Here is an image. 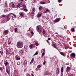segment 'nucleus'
Here are the masks:
<instances>
[{"label": "nucleus", "instance_id": "1", "mask_svg": "<svg viewBox=\"0 0 76 76\" xmlns=\"http://www.w3.org/2000/svg\"><path fill=\"white\" fill-rule=\"evenodd\" d=\"M17 47L18 48H22L23 47V44L20 42H18L16 45Z\"/></svg>", "mask_w": 76, "mask_h": 76}, {"label": "nucleus", "instance_id": "2", "mask_svg": "<svg viewBox=\"0 0 76 76\" xmlns=\"http://www.w3.org/2000/svg\"><path fill=\"white\" fill-rule=\"evenodd\" d=\"M70 56L71 58H75L76 57V54L74 53H72L70 55Z\"/></svg>", "mask_w": 76, "mask_h": 76}, {"label": "nucleus", "instance_id": "3", "mask_svg": "<svg viewBox=\"0 0 76 76\" xmlns=\"http://www.w3.org/2000/svg\"><path fill=\"white\" fill-rule=\"evenodd\" d=\"M56 75H59L60 74V69L57 68V70H56Z\"/></svg>", "mask_w": 76, "mask_h": 76}, {"label": "nucleus", "instance_id": "4", "mask_svg": "<svg viewBox=\"0 0 76 76\" xmlns=\"http://www.w3.org/2000/svg\"><path fill=\"white\" fill-rule=\"evenodd\" d=\"M20 58L18 56V55H16L15 56V59L16 60H20Z\"/></svg>", "mask_w": 76, "mask_h": 76}, {"label": "nucleus", "instance_id": "5", "mask_svg": "<svg viewBox=\"0 0 76 76\" xmlns=\"http://www.w3.org/2000/svg\"><path fill=\"white\" fill-rule=\"evenodd\" d=\"M70 67H69V66H68L66 68V72L67 73L69 72H70Z\"/></svg>", "mask_w": 76, "mask_h": 76}, {"label": "nucleus", "instance_id": "6", "mask_svg": "<svg viewBox=\"0 0 76 76\" xmlns=\"http://www.w3.org/2000/svg\"><path fill=\"white\" fill-rule=\"evenodd\" d=\"M60 19H61V18H58L57 19H56L54 20V22H55V23L58 22H59L60 20Z\"/></svg>", "mask_w": 76, "mask_h": 76}, {"label": "nucleus", "instance_id": "7", "mask_svg": "<svg viewBox=\"0 0 76 76\" xmlns=\"http://www.w3.org/2000/svg\"><path fill=\"white\" fill-rule=\"evenodd\" d=\"M36 28L37 30V31L38 32H39V26H37L36 27Z\"/></svg>", "mask_w": 76, "mask_h": 76}, {"label": "nucleus", "instance_id": "8", "mask_svg": "<svg viewBox=\"0 0 76 76\" xmlns=\"http://www.w3.org/2000/svg\"><path fill=\"white\" fill-rule=\"evenodd\" d=\"M19 14L20 15V16H23L24 15V13L22 12H20Z\"/></svg>", "mask_w": 76, "mask_h": 76}, {"label": "nucleus", "instance_id": "9", "mask_svg": "<svg viewBox=\"0 0 76 76\" xmlns=\"http://www.w3.org/2000/svg\"><path fill=\"white\" fill-rule=\"evenodd\" d=\"M4 32L6 35H7L8 33H9V31L8 30H6L4 31Z\"/></svg>", "mask_w": 76, "mask_h": 76}, {"label": "nucleus", "instance_id": "10", "mask_svg": "<svg viewBox=\"0 0 76 76\" xmlns=\"http://www.w3.org/2000/svg\"><path fill=\"white\" fill-rule=\"evenodd\" d=\"M60 54H61V55H62V56H64V57H65L66 56V55L64 54L63 52H60Z\"/></svg>", "mask_w": 76, "mask_h": 76}, {"label": "nucleus", "instance_id": "11", "mask_svg": "<svg viewBox=\"0 0 76 76\" xmlns=\"http://www.w3.org/2000/svg\"><path fill=\"white\" fill-rule=\"evenodd\" d=\"M7 1H6L4 5V7H7Z\"/></svg>", "mask_w": 76, "mask_h": 76}, {"label": "nucleus", "instance_id": "12", "mask_svg": "<svg viewBox=\"0 0 76 76\" xmlns=\"http://www.w3.org/2000/svg\"><path fill=\"white\" fill-rule=\"evenodd\" d=\"M40 4H45V2L42 1L40 3Z\"/></svg>", "mask_w": 76, "mask_h": 76}, {"label": "nucleus", "instance_id": "13", "mask_svg": "<svg viewBox=\"0 0 76 76\" xmlns=\"http://www.w3.org/2000/svg\"><path fill=\"white\" fill-rule=\"evenodd\" d=\"M29 47L30 48H31V49H32V48H33V45H29Z\"/></svg>", "mask_w": 76, "mask_h": 76}, {"label": "nucleus", "instance_id": "14", "mask_svg": "<svg viewBox=\"0 0 76 76\" xmlns=\"http://www.w3.org/2000/svg\"><path fill=\"white\" fill-rule=\"evenodd\" d=\"M64 70V68L63 67H62L61 69V72H63Z\"/></svg>", "mask_w": 76, "mask_h": 76}, {"label": "nucleus", "instance_id": "15", "mask_svg": "<svg viewBox=\"0 0 76 76\" xmlns=\"http://www.w3.org/2000/svg\"><path fill=\"white\" fill-rule=\"evenodd\" d=\"M52 46H53V47H54V48H56V44L55 43H52Z\"/></svg>", "mask_w": 76, "mask_h": 76}, {"label": "nucleus", "instance_id": "16", "mask_svg": "<svg viewBox=\"0 0 76 76\" xmlns=\"http://www.w3.org/2000/svg\"><path fill=\"white\" fill-rule=\"evenodd\" d=\"M4 64L6 66H7V65L9 64V63H8V62H6L5 63H4Z\"/></svg>", "mask_w": 76, "mask_h": 76}, {"label": "nucleus", "instance_id": "17", "mask_svg": "<svg viewBox=\"0 0 76 76\" xmlns=\"http://www.w3.org/2000/svg\"><path fill=\"white\" fill-rule=\"evenodd\" d=\"M20 53L21 54H24V52L22 50H20Z\"/></svg>", "mask_w": 76, "mask_h": 76}, {"label": "nucleus", "instance_id": "18", "mask_svg": "<svg viewBox=\"0 0 76 76\" xmlns=\"http://www.w3.org/2000/svg\"><path fill=\"white\" fill-rule=\"evenodd\" d=\"M6 72H7V73L9 75V71L7 69H6Z\"/></svg>", "mask_w": 76, "mask_h": 76}, {"label": "nucleus", "instance_id": "19", "mask_svg": "<svg viewBox=\"0 0 76 76\" xmlns=\"http://www.w3.org/2000/svg\"><path fill=\"white\" fill-rule=\"evenodd\" d=\"M42 9V7L41 6H40L39 8V10H40V11L41 10V9Z\"/></svg>", "mask_w": 76, "mask_h": 76}, {"label": "nucleus", "instance_id": "20", "mask_svg": "<svg viewBox=\"0 0 76 76\" xmlns=\"http://www.w3.org/2000/svg\"><path fill=\"white\" fill-rule=\"evenodd\" d=\"M34 58H32L30 62V64L32 63H33V61H34Z\"/></svg>", "mask_w": 76, "mask_h": 76}, {"label": "nucleus", "instance_id": "21", "mask_svg": "<svg viewBox=\"0 0 76 76\" xmlns=\"http://www.w3.org/2000/svg\"><path fill=\"white\" fill-rule=\"evenodd\" d=\"M15 4H14V3H13L12 4V8H14V7H15Z\"/></svg>", "mask_w": 76, "mask_h": 76}, {"label": "nucleus", "instance_id": "22", "mask_svg": "<svg viewBox=\"0 0 76 76\" xmlns=\"http://www.w3.org/2000/svg\"><path fill=\"white\" fill-rule=\"evenodd\" d=\"M71 31H72V32H75V29L73 28H71Z\"/></svg>", "mask_w": 76, "mask_h": 76}, {"label": "nucleus", "instance_id": "23", "mask_svg": "<svg viewBox=\"0 0 76 76\" xmlns=\"http://www.w3.org/2000/svg\"><path fill=\"white\" fill-rule=\"evenodd\" d=\"M41 16V14H39V13L38 14L37 17H40Z\"/></svg>", "mask_w": 76, "mask_h": 76}, {"label": "nucleus", "instance_id": "24", "mask_svg": "<svg viewBox=\"0 0 76 76\" xmlns=\"http://www.w3.org/2000/svg\"><path fill=\"white\" fill-rule=\"evenodd\" d=\"M23 7H24V8H25L26 9V6L24 4L23 5Z\"/></svg>", "mask_w": 76, "mask_h": 76}, {"label": "nucleus", "instance_id": "25", "mask_svg": "<svg viewBox=\"0 0 76 76\" xmlns=\"http://www.w3.org/2000/svg\"><path fill=\"white\" fill-rule=\"evenodd\" d=\"M24 11H25V12H28V9H25L24 8Z\"/></svg>", "mask_w": 76, "mask_h": 76}, {"label": "nucleus", "instance_id": "26", "mask_svg": "<svg viewBox=\"0 0 76 76\" xmlns=\"http://www.w3.org/2000/svg\"><path fill=\"white\" fill-rule=\"evenodd\" d=\"M38 54V53L37 51L36 53L34 54V56H35V55H37Z\"/></svg>", "mask_w": 76, "mask_h": 76}, {"label": "nucleus", "instance_id": "27", "mask_svg": "<svg viewBox=\"0 0 76 76\" xmlns=\"http://www.w3.org/2000/svg\"><path fill=\"white\" fill-rule=\"evenodd\" d=\"M17 31H18V28H15V32H17Z\"/></svg>", "mask_w": 76, "mask_h": 76}, {"label": "nucleus", "instance_id": "28", "mask_svg": "<svg viewBox=\"0 0 76 76\" xmlns=\"http://www.w3.org/2000/svg\"><path fill=\"white\" fill-rule=\"evenodd\" d=\"M46 11L47 12H50V10H48V9H47L46 10Z\"/></svg>", "mask_w": 76, "mask_h": 76}, {"label": "nucleus", "instance_id": "29", "mask_svg": "<svg viewBox=\"0 0 76 76\" xmlns=\"http://www.w3.org/2000/svg\"><path fill=\"white\" fill-rule=\"evenodd\" d=\"M35 44L36 46H38V45H39V44H38V43L37 42H36L35 43Z\"/></svg>", "mask_w": 76, "mask_h": 76}, {"label": "nucleus", "instance_id": "30", "mask_svg": "<svg viewBox=\"0 0 76 76\" xmlns=\"http://www.w3.org/2000/svg\"><path fill=\"white\" fill-rule=\"evenodd\" d=\"M41 67V65H39L37 66L38 68H40Z\"/></svg>", "mask_w": 76, "mask_h": 76}, {"label": "nucleus", "instance_id": "31", "mask_svg": "<svg viewBox=\"0 0 76 76\" xmlns=\"http://www.w3.org/2000/svg\"><path fill=\"white\" fill-rule=\"evenodd\" d=\"M42 34H45V31L44 30L42 32Z\"/></svg>", "mask_w": 76, "mask_h": 76}, {"label": "nucleus", "instance_id": "32", "mask_svg": "<svg viewBox=\"0 0 76 76\" xmlns=\"http://www.w3.org/2000/svg\"><path fill=\"white\" fill-rule=\"evenodd\" d=\"M47 72H45V73L44 74V75L45 76H46V75H48V73H47Z\"/></svg>", "mask_w": 76, "mask_h": 76}, {"label": "nucleus", "instance_id": "33", "mask_svg": "<svg viewBox=\"0 0 76 76\" xmlns=\"http://www.w3.org/2000/svg\"><path fill=\"white\" fill-rule=\"evenodd\" d=\"M0 53L1 54V55H2V54H3V51H0Z\"/></svg>", "mask_w": 76, "mask_h": 76}, {"label": "nucleus", "instance_id": "34", "mask_svg": "<svg viewBox=\"0 0 76 76\" xmlns=\"http://www.w3.org/2000/svg\"><path fill=\"white\" fill-rule=\"evenodd\" d=\"M20 4H18L17 5H16L17 7H20Z\"/></svg>", "mask_w": 76, "mask_h": 76}, {"label": "nucleus", "instance_id": "35", "mask_svg": "<svg viewBox=\"0 0 76 76\" xmlns=\"http://www.w3.org/2000/svg\"><path fill=\"white\" fill-rule=\"evenodd\" d=\"M6 54H9V52L7 50H6Z\"/></svg>", "mask_w": 76, "mask_h": 76}, {"label": "nucleus", "instance_id": "36", "mask_svg": "<svg viewBox=\"0 0 76 76\" xmlns=\"http://www.w3.org/2000/svg\"><path fill=\"white\" fill-rule=\"evenodd\" d=\"M1 16H2V18H4V17H5V16H6L4 15H2Z\"/></svg>", "mask_w": 76, "mask_h": 76}, {"label": "nucleus", "instance_id": "37", "mask_svg": "<svg viewBox=\"0 0 76 76\" xmlns=\"http://www.w3.org/2000/svg\"><path fill=\"white\" fill-rule=\"evenodd\" d=\"M27 63V61H24V64H26Z\"/></svg>", "mask_w": 76, "mask_h": 76}, {"label": "nucleus", "instance_id": "38", "mask_svg": "<svg viewBox=\"0 0 76 76\" xmlns=\"http://www.w3.org/2000/svg\"><path fill=\"white\" fill-rule=\"evenodd\" d=\"M20 62H17V64L18 65H20Z\"/></svg>", "mask_w": 76, "mask_h": 76}, {"label": "nucleus", "instance_id": "39", "mask_svg": "<svg viewBox=\"0 0 76 76\" xmlns=\"http://www.w3.org/2000/svg\"><path fill=\"white\" fill-rule=\"evenodd\" d=\"M58 3H61V0H58Z\"/></svg>", "mask_w": 76, "mask_h": 76}, {"label": "nucleus", "instance_id": "40", "mask_svg": "<svg viewBox=\"0 0 76 76\" xmlns=\"http://www.w3.org/2000/svg\"><path fill=\"white\" fill-rule=\"evenodd\" d=\"M4 75H5V76H7V73L5 72L4 73Z\"/></svg>", "mask_w": 76, "mask_h": 76}, {"label": "nucleus", "instance_id": "41", "mask_svg": "<svg viewBox=\"0 0 76 76\" xmlns=\"http://www.w3.org/2000/svg\"><path fill=\"white\" fill-rule=\"evenodd\" d=\"M34 11H35V8H33L32 11L33 12H34Z\"/></svg>", "mask_w": 76, "mask_h": 76}, {"label": "nucleus", "instance_id": "42", "mask_svg": "<svg viewBox=\"0 0 76 76\" xmlns=\"http://www.w3.org/2000/svg\"><path fill=\"white\" fill-rule=\"evenodd\" d=\"M45 63H46L45 61H44L43 62V65H45Z\"/></svg>", "mask_w": 76, "mask_h": 76}, {"label": "nucleus", "instance_id": "43", "mask_svg": "<svg viewBox=\"0 0 76 76\" xmlns=\"http://www.w3.org/2000/svg\"><path fill=\"white\" fill-rule=\"evenodd\" d=\"M31 33L32 34V35H34V32L33 31H31Z\"/></svg>", "mask_w": 76, "mask_h": 76}, {"label": "nucleus", "instance_id": "44", "mask_svg": "<svg viewBox=\"0 0 76 76\" xmlns=\"http://www.w3.org/2000/svg\"><path fill=\"white\" fill-rule=\"evenodd\" d=\"M45 54V53H44V52L42 54V56H44V55Z\"/></svg>", "mask_w": 76, "mask_h": 76}, {"label": "nucleus", "instance_id": "45", "mask_svg": "<svg viewBox=\"0 0 76 76\" xmlns=\"http://www.w3.org/2000/svg\"><path fill=\"white\" fill-rule=\"evenodd\" d=\"M13 15L14 17H16V15H15L14 14H13Z\"/></svg>", "mask_w": 76, "mask_h": 76}, {"label": "nucleus", "instance_id": "46", "mask_svg": "<svg viewBox=\"0 0 76 76\" xmlns=\"http://www.w3.org/2000/svg\"><path fill=\"white\" fill-rule=\"evenodd\" d=\"M0 70L1 71H2V68L1 67H0Z\"/></svg>", "mask_w": 76, "mask_h": 76}, {"label": "nucleus", "instance_id": "47", "mask_svg": "<svg viewBox=\"0 0 76 76\" xmlns=\"http://www.w3.org/2000/svg\"><path fill=\"white\" fill-rule=\"evenodd\" d=\"M8 20H9V19L8 18H7V20H6V22H7Z\"/></svg>", "mask_w": 76, "mask_h": 76}, {"label": "nucleus", "instance_id": "48", "mask_svg": "<svg viewBox=\"0 0 76 76\" xmlns=\"http://www.w3.org/2000/svg\"><path fill=\"white\" fill-rule=\"evenodd\" d=\"M16 71H17V70H15L14 71V73H15V72H16Z\"/></svg>", "mask_w": 76, "mask_h": 76}, {"label": "nucleus", "instance_id": "49", "mask_svg": "<svg viewBox=\"0 0 76 76\" xmlns=\"http://www.w3.org/2000/svg\"><path fill=\"white\" fill-rule=\"evenodd\" d=\"M51 39V38H48V40L50 41V40Z\"/></svg>", "mask_w": 76, "mask_h": 76}, {"label": "nucleus", "instance_id": "50", "mask_svg": "<svg viewBox=\"0 0 76 76\" xmlns=\"http://www.w3.org/2000/svg\"><path fill=\"white\" fill-rule=\"evenodd\" d=\"M68 52H69V53H72V51H71L70 50H69Z\"/></svg>", "mask_w": 76, "mask_h": 76}, {"label": "nucleus", "instance_id": "51", "mask_svg": "<svg viewBox=\"0 0 76 76\" xmlns=\"http://www.w3.org/2000/svg\"><path fill=\"white\" fill-rule=\"evenodd\" d=\"M69 76H73V74H71L69 75Z\"/></svg>", "mask_w": 76, "mask_h": 76}, {"label": "nucleus", "instance_id": "52", "mask_svg": "<svg viewBox=\"0 0 76 76\" xmlns=\"http://www.w3.org/2000/svg\"><path fill=\"white\" fill-rule=\"evenodd\" d=\"M46 41L48 42V43H49V41H48V40H46Z\"/></svg>", "mask_w": 76, "mask_h": 76}, {"label": "nucleus", "instance_id": "53", "mask_svg": "<svg viewBox=\"0 0 76 76\" xmlns=\"http://www.w3.org/2000/svg\"><path fill=\"white\" fill-rule=\"evenodd\" d=\"M47 13V11H45L44 12V13Z\"/></svg>", "mask_w": 76, "mask_h": 76}, {"label": "nucleus", "instance_id": "54", "mask_svg": "<svg viewBox=\"0 0 76 76\" xmlns=\"http://www.w3.org/2000/svg\"><path fill=\"white\" fill-rule=\"evenodd\" d=\"M31 14H33V15H34V12H32Z\"/></svg>", "mask_w": 76, "mask_h": 76}, {"label": "nucleus", "instance_id": "55", "mask_svg": "<svg viewBox=\"0 0 76 76\" xmlns=\"http://www.w3.org/2000/svg\"><path fill=\"white\" fill-rule=\"evenodd\" d=\"M65 48L66 50H67V48L65 47Z\"/></svg>", "mask_w": 76, "mask_h": 76}, {"label": "nucleus", "instance_id": "56", "mask_svg": "<svg viewBox=\"0 0 76 76\" xmlns=\"http://www.w3.org/2000/svg\"><path fill=\"white\" fill-rule=\"evenodd\" d=\"M12 19H13V16H12Z\"/></svg>", "mask_w": 76, "mask_h": 76}, {"label": "nucleus", "instance_id": "57", "mask_svg": "<svg viewBox=\"0 0 76 76\" xmlns=\"http://www.w3.org/2000/svg\"><path fill=\"white\" fill-rule=\"evenodd\" d=\"M43 51H45V49H43Z\"/></svg>", "mask_w": 76, "mask_h": 76}, {"label": "nucleus", "instance_id": "58", "mask_svg": "<svg viewBox=\"0 0 76 76\" xmlns=\"http://www.w3.org/2000/svg\"><path fill=\"white\" fill-rule=\"evenodd\" d=\"M39 31H40V32H42V30H39Z\"/></svg>", "mask_w": 76, "mask_h": 76}, {"label": "nucleus", "instance_id": "59", "mask_svg": "<svg viewBox=\"0 0 76 76\" xmlns=\"http://www.w3.org/2000/svg\"><path fill=\"white\" fill-rule=\"evenodd\" d=\"M31 76H34V75H33V74H31Z\"/></svg>", "mask_w": 76, "mask_h": 76}, {"label": "nucleus", "instance_id": "60", "mask_svg": "<svg viewBox=\"0 0 76 76\" xmlns=\"http://www.w3.org/2000/svg\"><path fill=\"white\" fill-rule=\"evenodd\" d=\"M21 1H23V0H20Z\"/></svg>", "mask_w": 76, "mask_h": 76}, {"label": "nucleus", "instance_id": "61", "mask_svg": "<svg viewBox=\"0 0 76 76\" xmlns=\"http://www.w3.org/2000/svg\"><path fill=\"white\" fill-rule=\"evenodd\" d=\"M41 57H42H42H43V56H42V55Z\"/></svg>", "mask_w": 76, "mask_h": 76}, {"label": "nucleus", "instance_id": "62", "mask_svg": "<svg viewBox=\"0 0 76 76\" xmlns=\"http://www.w3.org/2000/svg\"><path fill=\"white\" fill-rule=\"evenodd\" d=\"M3 39H4H4L3 38Z\"/></svg>", "mask_w": 76, "mask_h": 76}, {"label": "nucleus", "instance_id": "63", "mask_svg": "<svg viewBox=\"0 0 76 76\" xmlns=\"http://www.w3.org/2000/svg\"><path fill=\"white\" fill-rule=\"evenodd\" d=\"M62 76H63V73L62 74Z\"/></svg>", "mask_w": 76, "mask_h": 76}, {"label": "nucleus", "instance_id": "64", "mask_svg": "<svg viewBox=\"0 0 76 76\" xmlns=\"http://www.w3.org/2000/svg\"><path fill=\"white\" fill-rule=\"evenodd\" d=\"M21 10H22V8L21 9Z\"/></svg>", "mask_w": 76, "mask_h": 76}]
</instances>
